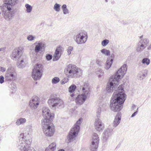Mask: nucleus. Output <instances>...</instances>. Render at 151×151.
<instances>
[{
  "label": "nucleus",
  "mask_w": 151,
  "mask_h": 151,
  "mask_svg": "<svg viewBox=\"0 0 151 151\" xmlns=\"http://www.w3.org/2000/svg\"><path fill=\"white\" fill-rule=\"evenodd\" d=\"M127 64H124L116 72V74L110 78L109 83L106 86V90L108 93L113 92L118 86V82L121 78H122L127 70Z\"/></svg>",
  "instance_id": "obj_1"
},
{
  "label": "nucleus",
  "mask_w": 151,
  "mask_h": 151,
  "mask_svg": "<svg viewBox=\"0 0 151 151\" xmlns=\"http://www.w3.org/2000/svg\"><path fill=\"white\" fill-rule=\"evenodd\" d=\"M3 3L0 6L2 14L5 19L10 20L13 16L11 12L13 7L18 4V0H3Z\"/></svg>",
  "instance_id": "obj_2"
},
{
  "label": "nucleus",
  "mask_w": 151,
  "mask_h": 151,
  "mask_svg": "<svg viewBox=\"0 0 151 151\" xmlns=\"http://www.w3.org/2000/svg\"><path fill=\"white\" fill-rule=\"evenodd\" d=\"M123 85H120L115 90L110 101V104H123L126 100V95L123 92Z\"/></svg>",
  "instance_id": "obj_3"
},
{
  "label": "nucleus",
  "mask_w": 151,
  "mask_h": 151,
  "mask_svg": "<svg viewBox=\"0 0 151 151\" xmlns=\"http://www.w3.org/2000/svg\"><path fill=\"white\" fill-rule=\"evenodd\" d=\"M23 48L19 47L14 49L12 52V58L13 60H17V65L19 68H23L24 67L25 62L26 56L23 55Z\"/></svg>",
  "instance_id": "obj_4"
},
{
  "label": "nucleus",
  "mask_w": 151,
  "mask_h": 151,
  "mask_svg": "<svg viewBox=\"0 0 151 151\" xmlns=\"http://www.w3.org/2000/svg\"><path fill=\"white\" fill-rule=\"evenodd\" d=\"M89 84L86 82H83L80 88L82 90V94L78 96L76 98V101L78 104H82L86 100L87 97L90 94Z\"/></svg>",
  "instance_id": "obj_5"
},
{
  "label": "nucleus",
  "mask_w": 151,
  "mask_h": 151,
  "mask_svg": "<svg viewBox=\"0 0 151 151\" xmlns=\"http://www.w3.org/2000/svg\"><path fill=\"white\" fill-rule=\"evenodd\" d=\"M65 73L69 78H73L75 76L79 77L82 75V71L77 66L71 64H69L65 68Z\"/></svg>",
  "instance_id": "obj_6"
},
{
  "label": "nucleus",
  "mask_w": 151,
  "mask_h": 151,
  "mask_svg": "<svg viewBox=\"0 0 151 151\" xmlns=\"http://www.w3.org/2000/svg\"><path fill=\"white\" fill-rule=\"evenodd\" d=\"M82 120V119L81 118H80L69 133L67 139L69 142H72L75 139L79 131L80 126Z\"/></svg>",
  "instance_id": "obj_7"
},
{
  "label": "nucleus",
  "mask_w": 151,
  "mask_h": 151,
  "mask_svg": "<svg viewBox=\"0 0 151 151\" xmlns=\"http://www.w3.org/2000/svg\"><path fill=\"white\" fill-rule=\"evenodd\" d=\"M32 141L31 139H27L19 137L18 147L21 151H36L34 150H30V145Z\"/></svg>",
  "instance_id": "obj_8"
},
{
  "label": "nucleus",
  "mask_w": 151,
  "mask_h": 151,
  "mask_svg": "<svg viewBox=\"0 0 151 151\" xmlns=\"http://www.w3.org/2000/svg\"><path fill=\"white\" fill-rule=\"evenodd\" d=\"M42 125L45 134L47 136H52L55 132L54 126L51 122H42Z\"/></svg>",
  "instance_id": "obj_9"
},
{
  "label": "nucleus",
  "mask_w": 151,
  "mask_h": 151,
  "mask_svg": "<svg viewBox=\"0 0 151 151\" xmlns=\"http://www.w3.org/2000/svg\"><path fill=\"white\" fill-rule=\"evenodd\" d=\"M43 65L40 64H37L34 67L32 73V78L34 80H39L41 78L43 72Z\"/></svg>",
  "instance_id": "obj_10"
},
{
  "label": "nucleus",
  "mask_w": 151,
  "mask_h": 151,
  "mask_svg": "<svg viewBox=\"0 0 151 151\" xmlns=\"http://www.w3.org/2000/svg\"><path fill=\"white\" fill-rule=\"evenodd\" d=\"M101 112V109L100 108H99L96 112V118L94 123V126L95 129L99 132L101 131L103 129V127L101 121L99 119Z\"/></svg>",
  "instance_id": "obj_11"
},
{
  "label": "nucleus",
  "mask_w": 151,
  "mask_h": 151,
  "mask_svg": "<svg viewBox=\"0 0 151 151\" xmlns=\"http://www.w3.org/2000/svg\"><path fill=\"white\" fill-rule=\"evenodd\" d=\"M42 114L44 119L42 120V122H51L54 117L53 114H51L49 109L47 108L44 107L42 109Z\"/></svg>",
  "instance_id": "obj_12"
},
{
  "label": "nucleus",
  "mask_w": 151,
  "mask_h": 151,
  "mask_svg": "<svg viewBox=\"0 0 151 151\" xmlns=\"http://www.w3.org/2000/svg\"><path fill=\"white\" fill-rule=\"evenodd\" d=\"M75 37V40L78 44H84L87 39V33L85 31L81 32L76 35Z\"/></svg>",
  "instance_id": "obj_13"
},
{
  "label": "nucleus",
  "mask_w": 151,
  "mask_h": 151,
  "mask_svg": "<svg viewBox=\"0 0 151 151\" xmlns=\"http://www.w3.org/2000/svg\"><path fill=\"white\" fill-rule=\"evenodd\" d=\"M149 40L147 38L142 39L138 43L136 50L138 52H141L147 46Z\"/></svg>",
  "instance_id": "obj_14"
},
{
  "label": "nucleus",
  "mask_w": 151,
  "mask_h": 151,
  "mask_svg": "<svg viewBox=\"0 0 151 151\" xmlns=\"http://www.w3.org/2000/svg\"><path fill=\"white\" fill-rule=\"evenodd\" d=\"M99 138L96 133L93 134V140L90 149L91 151H97L99 143Z\"/></svg>",
  "instance_id": "obj_15"
},
{
  "label": "nucleus",
  "mask_w": 151,
  "mask_h": 151,
  "mask_svg": "<svg viewBox=\"0 0 151 151\" xmlns=\"http://www.w3.org/2000/svg\"><path fill=\"white\" fill-rule=\"evenodd\" d=\"M63 50V48L61 46L58 47L54 54L53 60V61H56L59 59Z\"/></svg>",
  "instance_id": "obj_16"
},
{
  "label": "nucleus",
  "mask_w": 151,
  "mask_h": 151,
  "mask_svg": "<svg viewBox=\"0 0 151 151\" xmlns=\"http://www.w3.org/2000/svg\"><path fill=\"white\" fill-rule=\"evenodd\" d=\"M32 126L31 125L28 126L26 128L24 131V133H22L20 134L19 137L20 138L27 139L26 135L31 134L32 132Z\"/></svg>",
  "instance_id": "obj_17"
},
{
  "label": "nucleus",
  "mask_w": 151,
  "mask_h": 151,
  "mask_svg": "<svg viewBox=\"0 0 151 151\" xmlns=\"http://www.w3.org/2000/svg\"><path fill=\"white\" fill-rule=\"evenodd\" d=\"M112 130L111 129H107L104 132L103 134L104 142H106L109 136L113 134Z\"/></svg>",
  "instance_id": "obj_18"
},
{
  "label": "nucleus",
  "mask_w": 151,
  "mask_h": 151,
  "mask_svg": "<svg viewBox=\"0 0 151 151\" xmlns=\"http://www.w3.org/2000/svg\"><path fill=\"white\" fill-rule=\"evenodd\" d=\"M35 44H36L35 48V51L36 54L44 48L45 45L44 42L40 41L36 42L35 43Z\"/></svg>",
  "instance_id": "obj_19"
},
{
  "label": "nucleus",
  "mask_w": 151,
  "mask_h": 151,
  "mask_svg": "<svg viewBox=\"0 0 151 151\" xmlns=\"http://www.w3.org/2000/svg\"><path fill=\"white\" fill-rule=\"evenodd\" d=\"M121 119V114L118 112L117 113L114 119L113 123V126L114 127H116L120 123Z\"/></svg>",
  "instance_id": "obj_20"
},
{
  "label": "nucleus",
  "mask_w": 151,
  "mask_h": 151,
  "mask_svg": "<svg viewBox=\"0 0 151 151\" xmlns=\"http://www.w3.org/2000/svg\"><path fill=\"white\" fill-rule=\"evenodd\" d=\"M48 103V104H63V102L60 99L56 97L49 99Z\"/></svg>",
  "instance_id": "obj_21"
},
{
  "label": "nucleus",
  "mask_w": 151,
  "mask_h": 151,
  "mask_svg": "<svg viewBox=\"0 0 151 151\" xmlns=\"http://www.w3.org/2000/svg\"><path fill=\"white\" fill-rule=\"evenodd\" d=\"M111 110L114 112L119 111L122 109V104H110Z\"/></svg>",
  "instance_id": "obj_22"
},
{
  "label": "nucleus",
  "mask_w": 151,
  "mask_h": 151,
  "mask_svg": "<svg viewBox=\"0 0 151 151\" xmlns=\"http://www.w3.org/2000/svg\"><path fill=\"white\" fill-rule=\"evenodd\" d=\"M40 98L37 96H34L29 101V104H40Z\"/></svg>",
  "instance_id": "obj_23"
},
{
  "label": "nucleus",
  "mask_w": 151,
  "mask_h": 151,
  "mask_svg": "<svg viewBox=\"0 0 151 151\" xmlns=\"http://www.w3.org/2000/svg\"><path fill=\"white\" fill-rule=\"evenodd\" d=\"M56 144L55 142L51 143L49 145L48 147H47L45 149V151H54L56 148Z\"/></svg>",
  "instance_id": "obj_24"
},
{
  "label": "nucleus",
  "mask_w": 151,
  "mask_h": 151,
  "mask_svg": "<svg viewBox=\"0 0 151 151\" xmlns=\"http://www.w3.org/2000/svg\"><path fill=\"white\" fill-rule=\"evenodd\" d=\"M113 59H109L108 58L105 65V68L106 70L109 69L111 66L113 62Z\"/></svg>",
  "instance_id": "obj_25"
},
{
  "label": "nucleus",
  "mask_w": 151,
  "mask_h": 151,
  "mask_svg": "<svg viewBox=\"0 0 151 151\" xmlns=\"http://www.w3.org/2000/svg\"><path fill=\"white\" fill-rule=\"evenodd\" d=\"M14 77V75L13 74L6 73L5 75V81H11Z\"/></svg>",
  "instance_id": "obj_26"
},
{
  "label": "nucleus",
  "mask_w": 151,
  "mask_h": 151,
  "mask_svg": "<svg viewBox=\"0 0 151 151\" xmlns=\"http://www.w3.org/2000/svg\"><path fill=\"white\" fill-rule=\"evenodd\" d=\"M33 57L32 58V60L33 63H36L39 61L41 58L39 55H37V54H35V53L32 54Z\"/></svg>",
  "instance_id": "obj_27"
},
{
  "label": "nucleus",
  "mask_w": 151,
  "mask_h": 151,
  "mask_svg": "<svg viewBox=\"0 0 151 151\" xmlns=\"http://www.w3.org/2000/svg\"><path fill=\"white\" fill-rule=\"evenodd\" d=\"M147 70H144L141 72L139 74V78L140 80H143L146 77L147 75Z\"/></svg>",
  "instance_id": "obj_28"
},
{
  "label": "nucleus",
  "mask_w": 151,
  "mask_h": 151,
  "mask_svg": "<svg viewBox=\"0 0 151 151\" xmlns=\"http://www.w3.org/2000/svg\"><path fill=\"white\" fill-rule=\"evenodd\" d=\"M8 68L7 70L6 73H9V74H14L15 70L14 68L11 65H9Z\"/></svg>",
  "instance_id": "obj_29"
},
{
  "label": "nucleus",
  "mask_w": 151,
  "mask_h": 151,
  "mask_svg": "<svg viewBox=\"0 0 151 151\" xmlns=\"http://www.w3.org/2000/svg\"><path fill=\"white\" fill-rule=\"evenodd\" d=\"M26 119L25 118H21L17 119L16 123L17 125H19L23 124L26 122Z\"/></svg>",
  "instance_id": "obj_30"
},
{
  "label": "nucleus",
  "mask_w": 151,
  "mask_h": 151,
  "mask_svg": "<svg viewBox=\"0 0 151 151\" xmlns=\"http://www.w3.org/2000/svg\"><path fill=\"white\" fill-rule=\"evenodd\" d=\"M61 7L63 12V13L64 14H69V11L67 9V6L66 4H63L62 6Z\"/></svg>",
  "instance_id": "obj_31"
},
{
  "label": "nucleus",
  "mask_w": 151,
  "mask_h": 151,
  "mask_svg": "<svg viewBox=\"0 0 151 151\" xmlns=\"http://www.w3.org/2000/svg\"><path fill=\"white\" fill-rule=\"evenodd\" d=\"M76 88V86L75 84H72L69 88V91L70 93H73Z\"/></svg>",
  "instance_id": "obj_32"
},
{
  "label": "nucleus",
  "mask_w": 151,
  "mask_h": 151,
  "mask_svg": "<svg viewBox=\"0 0 151 151\" xmlns=\"http://www.w3.org/2000/svg\"><path fill=\"white\" fill-rule=\"evenodd\" d=\"M101 52L103 54L106 56H109L110 55V51L106 49H103L101 50Z\"/></svg>",
  "instance_id": "obj_33"
},
{
  "label": "nucleus",
  "mask_w": 151,
  "mask_h": 151,
  "mask_svg": "<svg viewBox=\"0 0 151 151\" xmlns=\"http://www.w3.org/2000/svg\"><path fill=\"white\" fill-rule=\"evenodd\" d=\"M142 63L143 64H146L147 65H148L150 64V60L148 58H144L142 60Z\"/></svg>",
  "instance_id": "obj_34"
},
{
  "label": "nucleus",
  "mask_w": 151,
  "mask_h": 151,
  "mask_svg": "<svg viewBox=\"0 0 151 151\" xmlns=\"http://www.w3.org/2000/svg\"><path fill=\"white\" fill-rule=\"evenodd\" d=\"M25 7L26 9V11L28 13H30L32 9V6L29 4H26L25 5Z\"/></svg>",
  "instance_id": "obj_35"
},
{
  "label": "nucleus",
  "mask_w": 151,
  "mask_h": 151,
  "mask_svg": "<svg viewBox=\"0 0 151 151\" xmlns=\"http://www.w3.org/2000/svg\"><path fill=\"white\" fill-rule=\"evenodd\" d=\"M60 5L57 3H56L54 6V9L57 12H59L60 10Z\"/></svg>",
  "instance_id": "obj_36"
},
{
  "label": "nucleus",
  "mask_w": 151,
  "mask_h": 151,
  "mask_svg": "<svg viewBox=\"0 0 151 151\" xmlns=\"http://www.w3.org/2000/svg\"><path fill=\"white\" fill-rule=\"evenodd\" d=\"M60 81V80L59 78L55 77L52 79V82L53 84H56L59 82Z\"/></svg>",
  "instance_id": "obj_37"
},
{
  "label": "nucleus",
  "mask_w": 151,
  "mask_h": 151,
  "mask_svg": "<svg viewBox=\"0 0 151 151\" xmlns=\"http://www.w3.org/2000/svg\"><path fill=\"white\" fill-rule=\"evenodd\" d=\"M109 41L108 40L105 39L101 42V45L103 46H106L109 43Z\"/></svg>",
  "instance_id": "obj_38"
},
{
  "label": "nucleus",
  "mask_w": 151,
  "mask_h": 151,
  "mask_svg": "<svg viewBox=\"0 0 151 151\" xmlns=\"http://www.w3.org/2000/svg\"><path fill=\"white\" fill-rule=\"evenodd\" d=\"M98 72L100 73V74H99L98 76V77L99 78H101L102 76H103L104 72L103 70L101 69H99V70H98V71H97L96 72V73L97 74H99V73Z\"/></svg>",
  "instance_id": "obj_39"
},
{
  "label": "nucleus",
  "mask_w": 151,
  "mask_h": 151,
  "mask_svg": "<svg viewBox=\"0 0 151 151\" xmlns=\"http://www.w3.org/2000/svg\"><path fill=\"white\" fill-rule=\"evenodd\" d=\"M73 47L72 46H69L67 49V51L68 52V54L69 55L71 53V52L73 50Z\"/></svg>",
  "instance_id": "obj_40"
},
{
  "label": "nucleus",
  "mask_w": 151,
  "mask_h": 151,
  "mask_svg": "<svg viewBox=\"0 0 151 151\" xmlns=\"http://www.w3.org/2000/svg\"><path fill=\"white\" fill-rule=\"evenodd\" d=\"M52 55L50 54H47L46 55V59L48 61H49L51 60L52 59Z\"/></svg>",
  "instance_id": "obj_41"
},
{
  "label": "nucleus",
  "mask_w": 151,
  "mask_h": 151,
  "mask_svg": "<svg viewBox=\"0 0 151 151\" xmlns=\"http://www.w3.org/2000/svg\"><path fill=\"white\" fill-rule=\"evenodd\" d=\"M35 38V37H34L32 35H28L27 37L28 40L30 41L33 40Z\"/></svg>",
  "instance_id": "obj_42"
},
{
  "label": "nucleus",
  "mask_w": 151,
  "mask_h": 151,
  "mask_svg": "<svg viewBox=\"0 0 151 151\" xmlns=\"http://www.w3.org/2000/svg\"><path fill=\"white\" fill-rule=\"evenodd\" d=\"M69 80L68 78L67 77L64 78L61 81V83L62 84H65V83L67 82Z\"/></svg>",
  "instance_id": "obj_43"
},
{
  "label": "nucleus",
  "mask_w": 151,
  "mask_h": 151,
  "mask_svg": "<svg viewBox=\"0 0 151 151\" xmlns=\"http://www.w3.org/2000/svg\"><path fill=\"white\" fill-rule=\"evenodd\" d=\"M30 107L32 109H36L39 104H29Z\"/></svg>",
  "instance_id": "obj_44"
},
{
  "label": "nucleus",
  "mask_w": 151,
  "mask_h": 151,
  "mask_svg": "<svg viewBox=\"0 0 151 151\" xmlns=\"http://www.w3.org/2000/svg\"><path fill=\"white\" fill-rule=\"evenodd\" d=\"M4 78L2 76H0V83H2L4 81Z\"/></svg>",
  "instance_id": "obj_45"
},
{
  "label": "nucleus",
  "mask_w": 151,
  "mask_h": 151,
  "mask_svg": "<svg viewBox=\"0 0 151 151\" xmlns=\"http://www.w3.org/2000/svg\"><path fill=\"white\" fill-rule=\"evenodd\" d=\"M6 70L5 68H3V67H0V71L2 72H4Z\"/></svg>",
  "instance_id": "obj_46"
},
{
  "label": "nucleus",
  "mask_w": 151,
  "mask_h": 151,
  "mask_svg": "<svg viewBox=\"0 0 151 151\" xmlns=\"http://www.w3.org/2000/svg\"><path fill=\"white\" fill-rule=\"evenodd\" d=\"M137 111H136L134 113H133L131 117H134V116H135L137 113Z\"/></svg>",
  "instance_id": "obj_47"
},
{
  "label": "nucleus",
  "mask_w": 151,
  "mask_h": 151,
  "mask_svg": "<svg viewBox=\"0 0 151 151\" xmlns=\"http://www.w3.org/2000/svg\"><path fill=\"white\" fill-rule=\"evenodd\" d=\"M147 49L148 50H151V44L147 47Z\"/></svg>",
  "instance_id": "obj_48"
},
{
  "label": "nucleus",
  "mask_w": 151,
  "mask_h": 151,
  "mask_svg": "<svg viewBox=\"0 0 151 151\" xmlns=\"http://www.w3.org/2000/svg\"><path fill=\"white\" fill-rule=\"evenodd\" d=\"M132 108L134 110L136 108V106L135 105H133Z\"/></svg>",
  "instance_id": "obj_49"
},
{
  "label": "nucleus",
  "mask_w": 151,
  "mask_h": 151,
  "mask_svg": "<svg viewBox=\"0 0 151 151\" xmlns=\"http://www.w3.org/2000/svg\"><path fill=\"white\" fill-rule=\"evenodd\" d=\"M58 104H52V106L53 108H55V107Z\"/></svg>",
  "instance_id": "obj_50"
},
{
  "label": "nucleus",
  "mask_w": 151,
  "mask_h": 151,
  "mask_svg": "<svg viewBox=\"0 0 151 151\" xmlns=\"http://www.w3.org/2000/svg\"><path fill=\"white\" fill-rule=\"evenodd\" d=\"M58 151H65V150L63 149H61L59 150Z\"/></svg>",
  "instance_id": "obj_51"
},
{
  "label": "nucleus",
  "mask_w": 151,
  "mask_h": 151,
  "mask_svg": "<svg viewBox=\"0 0 151 151\" xmlns=\"http://www.w3.org/2000/svg\"><path fill=\"white\" fill-rule=\"evenodd\" d=\"M75 96L74 94H71V96L72 97H73L74 96Z\"/></svg>",
  "instance_id": "obj_52"
},
{
  "label": "nucleus",
  "mask_w": 151,
  "mask_h": 151,
  "mask_svg": "<svg viewBox=\"0 0 151 151\" xmlns=\"http://www.w3.org/2000/svg\"><path fill=\"white\" fill-rule=\"evenodd\" d=\"M142 37H143V35H142V36H140L139 37L141 39H142Z\"/></svg>",
  "instance_id": "obj_53"
},
{
  "label": "nucleus",
  "mask_w": 151,
  "mask_h": 151,
  "mask_svg": "<svg viewBox=\"0 0 151 151\" xmlns=\"http://www.w3.org/2000/svg\"><path fill=\"white\" fill-rule=\"evenodd\" d=\"M2 48H0V52L2 50Z\"/></svg>",
  "instance_id": "obj_54"
},
{
  "label": "nucleus",
  "mask_w": 151,
  "mask_h": 151,
  "mask_svg": "<svg viewBox=\"0 0 151 151\" xmlns=\"http://www.w3.org/2000/svg\"><path fill=\"white\" fill-rule=\"evenodd\" d=\"M11 88H12V89H13V88H14V87H12Z\"/></svg>",
  "instance_id": "obj_55"
},
{
  "label": "nucleus",
  "mask_w": 151,
  "mask_h": 151,
  "mask_svg": "<svg viewBox=\"0 0 151 151\" xmlns=\"http://www.w3.org/2000/svg\"><path fill=\"white\" fill-rule=\"evenodd\" d=\"M13 85H14V83H12V84L11 85V86H12Z\"/></svg>",
  "instance_id": "obj_56"
},
{
  "label": "nucleus",
  "mask_w": 151,
  "mask_h": 151,
  "mask_svg": "<svg viewBox=\"0 0 151 151\" xmlns=\"http://www.w3.org/2000/svg\"><path fill=\"white\" fill-rule=\"evenodd\" d=\"M105 1L106 2H108V0H105Z\"/></svg>",
  "instance_id": "obj_57"
},
{
  "label": "nucleus",
  "mask_w": 151,
  "mask_h": 151,
  "mask_svg": "<svg viewBox=\"0 0 151 151\" xmlns=\"http://www.w3.org/2000/svg\"><path fill=\"white\" fill-rule=\"evenodd\" d=\"M37 82H36V83H35V84H37Z\"/></svg>",
  "instance_id": "obj_58"
},
{
  "label": "nucleus",
  "mask_w": 151,
  "mask_h": 151,
  "mask_svg": "<svg viewBox=\"0 0 151 151\" xmlns=\"http://www.w3.org/2000/svg\"><path fill=\"white\" fill-rule=\"evenodd\" d=\"M138 107L137 108V110H138Z\"/></svg>",
  "instance_id": "obj_59"
}]
</instances>
